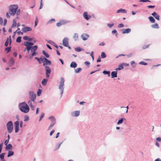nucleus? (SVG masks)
Wrapping results in <instances>:
<instances>
[{
  "label": "nucleus",
  "instance_id": "nucleus-1",
  "mask_svg": "<svg viewBox=\"0 0 161 161\" xmlns=\"http://www.w3.org/2000/svg\"><path fill=\"white\" fill-rule=\"evenodd\" d=\"M18 106L20 110L24 113H27L29 111V107L25 102L19 103Z\"/></svg>",
  "mask_w": 161,
  "mask_h": 161
},
{
  "label": "nucleus",
  "instance_id": "nucleus-2",
  "mask_svg": "<svg viewBox=\"0 0 161 161\" xmlns=\"http://www.w3.org/2000/svg\"><path fill=\"white\" fill-rule=\"evenodd\" d=\"M18 6L17 5H10L8 7L9 13L12 16H14L16 13Z\"/></svg>",
  "mask_w": 161,
  "mask_h": 161
},
{
  "label": "nucleus",
  "instance_id": "nucleus-3",
  "mask_svg": "<svg viewBox=\"0 0 161 161\" xmlns=\"http://www.w3.org/2000/svg\"><path fill=\"white\" fill-rule=\"evenodd\" d=\"M64 78L61 77L60 79V81L59 82V85L58 86V89L61 91V97L62 96L64 90Z\"/></svg>",
  "mask_w": 161,
  "mask_h": 161
},
{
  "label": "nucleus",
  "instance_id": "nucleus-4",
  "mask_svg": "<svg viewBox=\"0 0 161 161\" xmlns=\"http://www.w3.org/2000/svg\"><path fill=\"white\" fill-rule=\"evenodd\" d=\"M7 131L8 133H10L12 132L13 129V124L11 121H9L6 124Z\"/></svg>",
  "mask_w": 161,
  "mask_h": 161
},
{
  "label": "nucleus",
  "instance_id": "nucleus-5",
  "mask_svg": "<svg viewBox=\"0 0 161 161\" xmlns=\"http://www.w3.org/2000/svg\"><path fill=\"white\" fill-rule=\"evenodd\" d=\"M48 119H50L51 120V123L49 126L48 130H50L51 128L56 124V120L55 118L53 116H51L49 117Z\"/></svg>",
  "mask_w": 161,
  "mask_h": 161
},
{
  "label": "nucleus",
  "instance_id": "nucleus-6",
  "mask_svg": "<svg viewBox=\"0 0 161 161\" xmlns=\"http://www.w3.org/2000/svg\"><path fill=\"white\" fill-rule=\"evenodd\" d=\"M41 59H42V62L43 63V65L45 66V67L47 65H50L51 64V61L47 59V58H42V57H41Z\"/></svg>",
  "mask_w": 161,
  "mask_h": 161
},
{
  "label": "nucleus",
  "instance_id": "nucleus-7",
  "mask_svg": "<svg viewBox=\"0 0 161 161\" xmlns=\"http://www.w3.org/2000/svg\"><path fill=\"white\" fill-rule=\"evenodd\" d=\"M29 97L30 99L32 102H35L36 99V95L32 91L30 92L29 93Z\"/></svg>",
  "mask_w": 161,
  "mask_h": 161
},
{
  "label": "nucleus",
  "instance_id": "nucleus-8",
  "mask_svg": "<svg viewBox=\"0 0 161 161\" xmlns=\"http://www.w3.org/2000/svg\"><path fill=\"white\" fill-rule=\"evenodd\" d=\"M45 68L46 71V76L47 78H48L50 76V74L51 72V70L50 67L47 66H46Z\"/></svg>",
  "mask_w": 161,
  "mask_h": 161
},
{
  "label": "nucleus",
  "instance_id": "nucleus-9",
  "mask_svg": "<svg viewBox=\"0 0 161 161\" xmlns=\"http://www.w3.org/2000/svg\"><path fill=\"white\" fill-rule=\"evenodd\" d=\"M15 125V133H17L19 129V121H16L14 123Z\"/></svg>",
  "mask_w": 161,
  "mask_h": 161
},
{
  "label": "nucleus",
  "instance_id": "nucleus-10",
  "mask_svg": "<svg viewBox=\"0 0 161 161\" xmlns=\"http://www.w3.org/2000/svg\"><path fill=\"white\" fill-rule=\"evenodd\" d=\"M63 45L65 47H68L69 45V39L64 37L63 40Z\"/></svg>",
  "mask_w": 161,
  "mask_h": 161
},
{
  "label": "nucleus",
  "instance_id": "nucleus-11",
  "mask_svg": "<svg viewBox=\"0 0 161 161\" xmlns=\"http://www.w3.org/2000/svg\"><path fill=\"white\" fill-rule=\"evenodd\" d=\"M12 39L10 36L7 38V40L5 43V46L6 47L8 46V44L10 45L12 43Z\"/></svg>",
  "mask_w": 161,
  "mask_h": 161
},
{
  "label": "nucleus",
  "instance_id": "nucleus-12",
  "mask_svg": "<svg viewBox=\"0 0 161 161\" xmlns=\"http://www.w3.org/2000/svg\"><path fill=\"white\" fill-rule=\"evenodd\" d=\"M80 114V112L79 111H75L72 112L71 114V115L73 117H78V116Z\"/></svg>",
  "mask_w": 161,
  "mask_h": 161
},
{
  "label": "nucleus",
  "instance_id": "nucleus-13",
  "mask_svg": "<svg viewBox=\"0 0 161 161\" xmlns=\"http://www.w3.org/2000/svg\"><path fill=\"white\" fill-rule=\"evenodd\" d=\"M81 37L83 40L86 41L89 37V36L88 35L84 33L81 35Z\"/></svg>",
  "mask_w": 161,
  "mask_h": 161
},
{
  "label": "nucleus",
  "instance_id": "nucleus-14",
  "mask_svg": "<svg viewBox=\"0 0 161 161\" xmlns=\"http://www.w3.org/2000/svg\"><path fill=\"white\" fill-rule=\"evenodd\" d=\"M83 16L84 18L86 20H88L91 18V16L90 15H88L87 13L86 12L84 13Z\"/></svg>",
  "mask_w": 161,
  "mask_h": 161
},
{
  "label": "nucleus",
  "instance_id": "nucleus-15",
  "mask_svg": "<svg viewBox=\"0 0 161 161\" xmlns=\"http://www.w3.org/2000/svg\"><path fill=\"white\" fill-rule=\"evenodd\" d=\"M32 30L31 28L28 27H25L22 29V31L24 32L30 31Z\"/></svg>",
  "mask_w": 161,
  "mask_h": 161
},
{
  "label": "nucleus",
  "instance_id": "nucleus-16",
  "mask_svg": "<svg viewBox=\"0 0 161 161\" xmlns=\"http://www.w3.org/2000/svg\"><path fill=\"white\" fill-rule=\"evenodd\" d=\"M151 15L157 20H160L159 15L156 12H154L153 13L151 14Z\"/></svg>",
  "mask_w": 161,
  "mask_h": 161
},
{
  "label": "nucleus",
  "instance_id": "nucleus-17",
  "mask_svg": "<svg viewBox=\"0 0 161 161\" xmlns=\"http://www.w3.org/2000/svg\"><path fill=\"white\" fill-rule=\"evenodd\" d=\"M131 31V30L130 28L124 29L122 30V33L124 34H128L130 33Z\"/></svg>",
  "mask_w": 161,
  "mask_h": 161
},
{
  "label": "nucleus",
  "instance_id": "nucleus-18",
  "mask_svg": "<svg viewBox=\"0 0 161 161\" xmlns=\"http://www.w3.org/2000/svg\"><path fill=\"white\" fill-rule=\"evenodd\" d=\"M68 22L67 21H65L64 20H62L60 22H59L57 23L56 25L58 27H59L62 25L66 24L68 23Z\"/></svg>",
  "mask_w": 161,
  "mask_h": 161
},
{
  "label": "nucleus",
  "instance_id": "nucleus-19",
  "mask_svg": "<svg viewBox=\"0 0 161 161\" xmlns=\"http://www.w3.org/2000/svg\"><path fill=\"white\" fill-rule=\"evenodd\" d=\"M15 61L14 59L12 58H11L9 59V65L10 66H12L14 64Z\"/></svg>",
  "mask_w": 161,
  "mask_h": 161
},
{
  "label": "nucleus",
  "instance_id": "nucleus-20",
  "mask_svg": "<svg viewBox=\"0 0 161 161\" xmlns=\"http://www.w3.org/2000/svg\"><path fill=\"white\" fill-rule=\"evenodd\" d=\"M47 42L50 44L54 46L56 48L58 49V47L55 43L53 41L51 40H49Z\"/></svg>",
  "mask_w": 161,
  "mask_h": 161
},
{
  "label": "nucleus",
  "instance_id": "nucleus-21",
  "mask_svg": "<svg viewBox=\"0 0 161 161\" xmlns=\"http://www.w3.org/2000/svg\"><path fill=\"white\" fill-rule=\"evenodd\" d=\"M77 66V64L75 62H72L70 64V67L71 68H75Z\"/></svg>",
  "mask_w": 161,
  "mask_h": 161
},
{
  "label": "nucleus",
  "instance_id": "nucleus-22",
  "mask_svg": "<svg viewBox=\"0 0 161 161\" xmlns=\"http://www.w3.org/2000/svg\"><path fill=\"white\" fill-rule=\"evenodd\" d=\"M111 75L112 78L116 77L117 76V71H112L111 73Z\"/></svg>",
  "mask_w": 161,
  "mask_h": 161
},
{
  "label": "nucleus",
  "instance_id": "nucleus-23",
  "mask_svg": "<svg viewBox=\"0 0 161 161\" xmlns=\"http://www.w3.org/2000/svg\"><path fill=\"white\" fill-rule=\"evenodd\" d=\"M12 149V146L10 144H9L6 145V146L5 147V149L7 150H11Z\"/></svg>",
  "mask_w": 161,
  "mask_h": 161
},
{
  "label": "nucleus",
  "instance_id": "nucleus-24",
  "mask_svg": "<svg viewBox=\"0 0 161 161\" xmlns=\"http://www.w3.org/2000/svg\"><path fill=\"white\" fill-rule=\"evenodd\" d=\"M124 120H126V119L124 118H121L118 120V121L117 122V124L118 125H119L122 124Z\"/></svg>",
  "mask_w": 161,
  "mask_h": 161
},
{
  "label": "nucleus",
  "instance_id": "nucleus-25",
  "mask_svg": "<svg viewBox=\"0 0 161 161\" xmlns=\"http://www.w3.org/2000/svg\"><path fill=\"white\" fill-rule=\"evenodd\" d=\"M117 13H126L127 12L125 9L121 8L117 10Z\"/></svg>",
  "mask_w": 161,
  "mask_h": 161
},
{
  "label": "nucleus",
  "instance_id": "nucleus-26",
  "mask_svg": "<svg viewBox=\"0 0 161 161\" xmlns=\"http://www.w3.org/2000/svg\"><path fill=\"white\" fill-rule=\"evenodd\" d=\"M48 80L47 79H43L42 81V83L43 86H45L47 84Z\"/></svg>",
  "mask_w": 161,
  "mask_h": 161
},
{
  "label": "nucleus",
  "instance_id": "nucleus-27",
  "mask_svg": "<svg viewBox=\"0 0 161 161\" xmlns=\"http://www.w3.org/2000/svg\"><path fill=\"white\" fill-rule=\"evenodd\" d=\"M14 154V152L13 151L11 150H8V152L7 155V157H9L10 156H12Z\"/></svg>",
  "mask_w": 161,
  "mask_h": 161
},
{
  "label": "nucleus",
  "instance_id": "nucleus-28",
  "mask_svg": "<svg viewBox=\"0 0 161 161\" xmlns=\"http://www.w3.org/2000/svg\"><path fill=\"white\" fill-rule=\"evenodd\" d=\"M32 47V46H31L29 45H27V47H26V48H25L24 49V51H25L26 50L27 51H29L30 50H31V49Z\"/></svg>",
  "mask_w": 161,
  "mask_h": 161
},
{
  "label": "nucleus",
  "instance_id": "nucleus-29",
  "mask_svg": "<svg viewBox=\"0 0 161 161\" xmlns=\"http://www.w3.org/2000/svg\"><path fill=\"white\" fill-rule=\"evenodd\" d=\"M151 27L152 28L154 29H158L159 28L158 25L157 23H155V24L152 25H151Z\"/></svg>",
  "mask_w": 161,
  "mask_h": 161
},
{
  "label": "nucleus",
  "instance_id": "nucleus-30",
  "mask_svg": "<svg viewBox=\"0 0 161 161\" xmlns=\"http://www.w3.org/2000/svg\"><path fill=\"white\" fill-rule=\"evenodd\" d=\"M38 48L37 46L36 45L34 46L33 47L31 48V52H36V51L37 49Z\"/></svg>",
  "mask_w": 161,
  "mask_h": 161
},
{
  "label": "nucleus",
  "instance_id": "nucleus-31",
  "mask_svg": "<svg viewBox=\"0 0 161 161\" xmlns=\"http://www.w3.org/2000/svg\"><path fill=\"white\" fill-rule=\"evenodd\" d=\"M123 68H124V67H123V64H119V67L118 68H117L116 69V70H120L121 69H123Z\"/></svg>",
  "mask_w": 161,
  "mask_h": 161
},
{
  "label": "nucleus",
  "instance_id": "nucleus-32",
  "mask_svg": "<svg viewBox=\"0 0 161 161\" xmlns=\"http://www.w3.org/2000/svg\"><path fill=\"white\" fill-rule=\"evenodd\" d=\"M148 19L149 20V21L151 22V23H154L155 22V20L154 19V18L152 17V16H149L148 17Z\"/></svg>",
  "mask_w": 161,
  "mask_h": 161
},
{
  "label": "nucleus",
  "instance_id": "nucleus-33",
  "mask_svg": "<svg viewBox=\"0 0 161 161\" xmlns=\"http://www.w3.org/2000/svg\"><path fill=\"white\" fill-rule=\"evenodd\" d=\"M75 50L76 52H80L81 51H83L84 50L81 48L80 47H78L75 48Z\"/></svg>",
  "mask_w": 161,
  "mask_h": 161
},
{
  "label": "nucleus",
  "instance_id": "nucleus-34",
  "mask_svg": "<svg viewBox=\"0 0 161 161\" xmlns=\"http://www.w3.org/2000/svg\"><path fill=\"white\" fill-rule=\"evenodd\" d=\"M78 37V35L76 33H75L74 34V35L73 36V39L75 40V41H76L77 40Z\"/></svg>",
  "mask_w": 161,
  "mask_h": 161
},
{
  "label": "nucleus",
  "instance_id": "nucleus-35",
  "mask_svg": "<svg viewBox=\"0 0 161 161\" xmlns=\"http://www.w3.org/2000/svg\"><path fill=\"white\" fill-rule=\"evenodd\" d=\"M103 73L104 75H108V77H109L110 76V71L104 70L103 71Z\"/></svg>",
  "mask_w": 161,
  "mask_h": 161
},
{
  "label": "nucleus",
  "instance_id": "nucleus-36",
  "mask_svg": "<svg viewBox=\"0 0 161 161\" xmlns=\"http://www.w3.org/2000/svg\"><path fill=\"white\" fill-rule=\"evenodd\" d=\"M11 47H8L5 48V50L7 53H8L11 50Z\"/></svg>",
  "mask_w": 161,
  "mask_h": 161
},
{
  "label": "nucleus",
  "instance_id": "nucleus-37",
  "mask_svg": "<svg viewBox=\"0 0 161 161\" xmlns=\"http://www.w3.org/2000/svg\"><path fill=\"white\" fill-rule=\"evenodd\" d=\"M42 53L44 54L47 58H48L49 57V55L44 50H43L42 52Z\"/></svg>",
  "mask_w": 161,
  "mask_h": 161
},
{
  "label": "nucleus",
  "instance_id": "nucleus-38",
  "mask_svg": "<svg viewBox=\"0 0 161 161\" xmlns=\"http://www.w3.org/2000/svg\"><path fill=\"white\" fill-rule=\"evenodd\" d=\"M16 22L15 19H14L13 21V24L12 25V27H15L16 26Z\"/></svg>",
  "mask_w": 161,
  "mask_h": 161
},
{
  "label": "nucleus",
  "instance_id": "nucleus-39",
  "mask_svg": "<svg viewBox=\"0 0 161 161\" xmlns=\"http://www.w3.org/2000/svg\"><path fill=\"white\" fill-rule=\"evenodd\" d=\"M82 70V69L80 68H78L75 69V72L76 73H79Z\"/></svg>",
  "mask_w": 161,
  "mask_h": 161
},
{
  "label": "nucleus",
  "instance_id": "nucleus-40",
  "mask_svg": "<svg viewBox=\"0 0 161 161\" xmlns=\"http://www.w3.org/2000/svg\"><path fill=\"white\" fill-rule=\"evenodd\" d=\"M112 33L113 35L115 34L116 37H117L118 33L116 30H114L112 31Z\"/></svg>",
  "mask_w": 161,
  "mask_h": 161
},
{
  "label": "nucleus",
  "instance_id": "nucleus-41",
  "mask_svg": "<svg viewBox=\"0 0 161 161\" xmlns=\"http://www.w3.org/2000/svg\"><path fill=\"white\" fill-rule=\"evenodd\" d=\"M101 56L102 58H104L106 57V55L104 52H102L101 53Z\"/></svg>",
  "mask_w": 161,
  "mask_h": 161
},
{
  "label": "nucleus",
  "instance_id": "nucleus-42",
  "mask_svg": "<svg viewBox=\"0 0 161 161\" xmlns=\"http://www.w3.org/2000/svg\"><path fill=\"white\" fill-rule=\"evenodd\" d=\"M21 36H18L16 39V42L18 43L20 42H21Z\"/></svg>",
  "mask_w": 161,
  "mask_h": 161
},
{
  "label": "nucleus",
  "instance_id": "nucleus-43",
  "mask_svg": "<svg viewBox=\"0 0 161 161\" xmlns=\"http://www.w3.org/2000/svg\"><path fill=\"white\" fill-rule=\"evenodd\" d=\"M35 58L38 61L39 64H41L42 63V59H41V58H39L37 57H35Z\"/></svg>",
  "mask_w": 161,
  "mask_h": 161
},
{
  "label": "nucleus",
  "instance_id": "nucleus-44",
  "mask_svg": "<svg viewBox=\"0 0 161 161\" xmlns=\"http://www.w3.org/2000/svg\"><path fill=\"white\" fill-rule=\"evenodd\" d=\"M5 153H2L0 155V158L1 159H3Z\"/></svg>",
  "mask_w": 161,
  "mask_h": 161
},
{
  "label": "nucleus",
  "instance_id": "nucleus-45",
  "mask_svg": "<svg viewBox=\"0 0 161 161\" xmlns=\"http://www.w3.org/2000/svg\"><path fill=\"white\" fill-rule=\"evenodd\" d=\"M42 91V90H41V89H38V91L37 92V96H40V94L41 93Z\"/></svg>",
  "mask_w": 161,
  "mask_h": 161
},
{
  "label": "nucleus",
  "instance_id": "nucleus-46",
  "mask_svg": "<svg viewBox=\"0 0 161 161\" xmlns=\"http://www.w3.org/2000/svg\"><path fill=\"white\" fill-rule=\"evenodd\" d=\"M44 114H45L44 113H41V115L40 117V119L39 120V121H41L42 119V118L43 117Z\"/></svg>",
  "mask_w": 161,
  "mask_h": 161
},
{
  "label": "nucleus",
  "instance_id": "nucleus-47",
  "mask_svg": "<svg viewBox=\"0 0 161 161\" xmlns=\"http://www.w3.org/2000/svg\"><path fill=\"white\" fill-rule=\"evenodd\" d=\"M114 25V23H112V24H110L108 23L107 24V26L109 27V28H112Z\"/></svg>",
  "mask_w": 161,
  "mask_h": 161
},
{
  "label": "nucleus",
  "instance_id": "nucleus-48",
  "mask_svg": "<svg viewBox=\"0 0 161 161\" xmlns=\"http://www.w3.org/2000/svg\"><path fill=\"white\" fill-rule=\"evenodd\" d=\"M29 120V117L28 116L26 115L25 116L24 121H27Z\"/></svg>",
  "mask_w": 161,
  "mask_h": 161
},
{
  "label": "nucleus",
  "instance_id": "nucleus-49",
  "mask_svg": "<svg viewBox=\"0 0 161 161\" xmlns=\"http://www.w3.org/2000/svg\"><path fill=\"white\" fill-rule=\"evenodd\" d=\"M35 1H34L32 3V4L31 5V8H33L35 6Z\"/></svg>",
  "mask_w": 161,
  "mask_h": 161
},
{
  "label": "nucleus",
  "instance_id": "nucleus-50",
  "mask_svg": "<svg viewBox=\"0 0 161 161\" xmlns=\"http://www.w3.org/2000/svg\"><path fill=\"white\" fill-rule=\"evenodd\" d=\"M139 64L143 65H147V64L143 61H141L139 63Z\"/></svg>",
  "mask_w": 161,
  "mask_h": 161
},
{
  "label": "nucleus",
  "instance_id": "nucleus-51",
  "mask_svg": "<svg viewBox=\"0 0 161 161\" xmlns=\"http://www.w3.org/2000/svg\"><path fill=\"white\" fill-rule=\"evenodd\" d=\"M3 145V143L2 142L0 144V153H1Z\"/></svg>",
  "mask_w": 161,
  "mask_h": 161
},
{
  "label": "nucleus",
  "instance_id": "nucleus-52",
  "mask_svg": "<svg viewBox=\"0 0 161 161\" xmlns=\"http://www.w3.org/2000/svg\"><path fill=\"white\" fill-rule=\"evenodd\" d=\"M55 20L54 19H50L49 21H48L47 22V24H50L52 23V21H54Z\"/></svg>",
  "mask_w": 161,
  "mask_h": 161
},
{
  "label": "nucleus",
  "instance_id": "nucleus-53",
  "mask_svg": "<svg viewBox=\"0 0 161 161\" xmlns=\"http://www.w3.org/2000/svg\"><path fill=\"white\" fill-rule=\"evenodd\" d=\"M124 27V25L123 24H120L118 25L119 28H121Z\"/></svg>",
  "mask_w": 161,
  "mask_h": 161
},
{
  "label": "nucleus",
  "instance_id": "nucleus-54",
  "mask_svg": "<svg viewBox=\"0 0 161 161\" xmlns=\"http://www.w3.org/2000/svg\"><path fill=\"white\" fill-rule=\"evenodd\" d=\"M20 9H17L16 12V15L18 16L20 14Z\"/></svg>",
  "mask_w": 161,
  "mask_h": 161
},
{
  "label": "nucleus",
  "instance_id": "nucleus-55",
  "mask_svg": "<svg viewBox=\"0 0 161 161\" xmlns=\"http://www.w3.org/2000/svg\"><path fill=\"white\" fill-rule=\"evenodd\" d=\"M38 22V21L37 18H36V20H35V22L34 27H36V25L37 24Z\"/></svg>",
  "mask_w": 161,
  "mask_h": 161
},
{
  "label": "nucleus",
  "instance_id": "nucleus-56",
  "mask_svg": "<svg viewBox=\"0 0 161 161\" xmlns=\"http://www.w3.org/2000/svg\"><path fill=\"white\" fill-rule=\"evenodd\" d=\"M151 1L149 0H140L139 2H150Z\"/></svg>",
  "mask_w": 161,
  "mask_h": 161
},
{
  "label": "nucleus",
  "instance_id": "nucleus-57",
  "mask_svg": "<svg viewBox=\"0 0 161 161\" xmlns=\"http://www.w3.org/2000/svg\"><path fill=\"white\" fill-rule=\"evenodd\" d=\"M149 46V45H145V46H143L142 47V49H145L146 48H147Z\"/></svg>",
  "mask_w": 161,
  "mask_h": 161
},
{
  "label": "nucleus",
  "instance_id": "nucleus-58",
  "mask_svg": "<svg viewBox=\"0 0 161 161\" xmlns=\"http://www.w3.org/2000/svg\"><path fill=\"white\" fill-rule=\"evenodd\" d=\"M9 140H8L7 139L4 142V144L6 146L8 145V144L9 142Z\"/></svg>",
  "mask_w": 161,
  "mask_h": 161
},
{
  "label": "nucleus",
  "instance_id": "nucleus-59",
  "mask_svg": "<svg viewBox=\"0 0 161 161\" xmlns=\"http://www.w3.org/2000/svg\"><path fill=\"white\" fill-rule=\"evenodd\" d=\"M62 142L60 143H59L58 144L57 147H56V150L58 149L60 147V145H61V144H62Z\"/></svg>",
  "mask_w": 161,
  "mask_h": 161
},
{
  "label": "nucleus",
  "instance_id": "nucleus-60",
  "mask_svg": "<svg viewBox=\"0 0 161 161\" xmlns=\"http://www.w3.org/2000/svg\"><path fill=\"white\" fill-rule=\"evenodd\" d=\"M31 100H29L28 101V104L30 106H31L32 105V103H31Z\"/></svg>",
  "mask_w": 161,
  "mask_h": 161
},
{
  "label": "nucleus",
  "instance_id": "nucleus-61",
  "mask_svg": "<svg viewBox=\"0 0 161 161\" xmlns=\"http://www.w3.org/2000/svg\"><path fill=\"white\" fill-rule=\"evenodd\" d=\"M55 132V130H52L51 132H50V136H51L54 133V132Z\"/></svg>",
  "mask_w": 161,
  "mask_h": 161
},
{
  "label": "nucleus",
  "instance_id": "nucleus-62",
  "mask_svg": "<svg viewBox=\"0 0 161 161\" xmlns=\"http://www.w3.org/2000/svg\"><path fill=\"white\" fill-rule=\"evenodd\" d=\"M23 122L22 121H21L20 122V128H22L23 127Z\"/></svg>",
  "mask_w": 161,
  "mask_h": 161
},
{
  "label": "nucleus",
  "instance_id": "nucleus-63",
  "mask_svg": "<svg viewBox=\"0 0 161 161\" xmlns=\"http://www.w3.org/2000/svg\"><path fill=\"white\" fill-rule=\"evenodd\" d=\"M155 6L148 5L147 6L148 8H153L155 7Z\"/></svg>",
  "mask_w": 161,
  "mask_h": 161
},
{
  "label": "nucleus",
  "instance_id": "nucleus-64",
  "mask_svg": "<svg viewBox=\"0 0 161 161\" xmlns=\"http://www.w3.org/2000/svg\"><path fill=\"white\" fill-rule=\"evenodd\" d=\"M85 64L87 66H89L90 64V63L88 61H86L85 62Z\"/></svg>",
  "mask_w": 161,
  "mask_h": 161
}]
</instances>
